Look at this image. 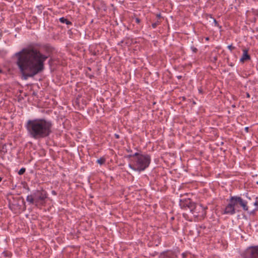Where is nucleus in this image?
Returning a JSON list of instances; mask_svg holds the SVG:
<instances>
[{"mask_svg": "<svg viewBox=\"0 0 258 258\" xmlns=\"http://www.w3.org/2000/svg\"><path fill=\"white\" fill-rule=\"evenodd\" d=\"M52 194H54V195L55 194V192L54 191H52Z\"/></svg>", "mask_w": 258, "mask_h": 258, "instance_id": "obj_30", "label": "nucleus"}, {"mask_svg": "<svg viewBox=\"0 0 258 258\" xmlns=\"http://www.w3.org/2000/svg\"><path fill=\"white\" fill-rule=\"evenodd\" d=\"M114 137L116 139H119L120 138V136L118 134H114Z\"/></svg>", "mask_w": 258, "mask_h": 258, "instance_id": "obj_22", "label": "nucleus"}, {"mask_svg": "<svg viewBox=\"0 0 258 258\" xmlns=\"http://www.w3.org/2000/svg\"><path fill=\"white\" fill-rule=\"evenodd\" d=\"M181 76H178V77H177V78H178V79L181 78Z\"/></svg>", "mask_w": 258, "mask_h": 258, "instance_id": "obj_31", "label": "nucleus"}, {"mask_svg": "<svg viewBox=\"0 0 258 258\" xmlns=\"http://www.w3.org/2000/svg\"><path fill=\"white\" fill-rule=\"evenodd\" d=\"M45 53H42L36 44H31L15 54L16 64L24 80L33 77L44 70V62L50 56L53 48L44 46Z\"/></svg>", "mask_w": 258, "mask_h": 258, "instance_id": "obj_1", "label": "nucleus"}, {"mask_svg": "<svg viewBox=\"0 0 258 258\" xmlns=\"http://www.w3.org/2000/svg\"><path fill=\"white\" fill-rule=\"evenodd\" d=\"M241 256L242 258H258V245L249 246Z\"/></svg>", "mask_w": 258, "mask_h": 258, "instance_id": "obj_6", "label": "nucleus"}, {"mask_svg": "<svg viewBox=\"0 0 258 258\" xmlns=\"http://www.w3.org/2000/svg\"><path fill=\"white\" fill-rule=\"evenodd\" d=\"M237 202L239 207H241L244 211H248L249 207L247 205V201L244 200L241 197L237 196Z\"/></svg>", "mask_w": 258, "mask_h": 258, "instance_id": "obj_9", "label": "nucleus"}, {"mask_svg": "<svg viewBox=\"0 0 258 258\" xmlns=\"http://www.w3.org/2000/svg\"><path fill=\"white\" fill-rule=\"evenodd\" d=\"M248 130H249L248 127H245V128H244V130H245L246 132H248Z\"/></svg>", "mask_w": 258, "mask_h": 258, "instance_id": "obj_27", "label": "nucleus"}, {"mask_svg": "<svg viewBox=\"0 0 258 258\" xmlns=\"http://www.w3.org/2000/svg\"><path fill=\"white\" fill-rule=\"evenodd\" d=\"M2 178L1 177H0V182L2 181Z\"/></svg>", "mask_w": 258, "mask_h": 258, "instance_id": "obj_32", "label": "nucleus"}, {"mask_svg": "<svg viewBox=\"0 0 258 258\" xmlns=\"http://www.w3.org/2000/svg\"><path fill=\"white\" fill-rule=\"evenodd\" d=\"M205 39H206V41H209V37H206L205 38Z\"/></svg>", "mask_w": 258, "mask_h": 258, "instance_id": "obj_29", "label": "nucleus"}, {"mask_svg": "<svg viewBox=\"0 0 258 258\" xmlns=\"http://www.w3.org/2000/svg\"><path fill=\"white\" fill-rule=\"evenodd\" d=\"M258 210V208L255 207V208L252 210L248 212L249 215H254L256 211Z\"/></svg>", "mask_w": 258, "mask_h": 258, "instance_id": "obj_14", "label": "nucleus"}, {"mask_svg": "<svg viewBox=\"0 0 258 258\" xmlns=\"http://www.w3.org/2000/svg\"><path fill=\"white\" fill-rule=\"evenodd\" d=\"M135 21H136V22L137 23L139 24L140 23V22H141V20H140V19L139 18H136L135 19Z\"/></svg>", "mask_w": 258, "mask_h": 258, "instance_id": "obj_19", "label": "nucleus"}, {"mask_svg": "<svg viewBox=\"0 0 258 258\" xmlns=\"http://www.w3.org/2000/svg\"><path fill=\"white\" fill-rule=\"evenodd\" d=\"M253 205L258 208V202L257 200H255V202L253 203Z\"/></svg>", "mask_w": 258, "mask_h": 258, "instance_id": "obj_21", "label": "nucleus"}, {"mask_svg": "<svg viewBox=\"0 0 258 258\" xmlns=\"http://www.w3.org/2000/svg\"><path fill=\"white\" fill-rule=\"evenodd\" d=\"M217 60V56H214L213 58V60L215 62Z\"/></svg>", "mask_w": 258, "mask_h": 258, "instance_id": "obj_23", "label": "nucleus"}, {"mask_svg": "<svg viewBox=\"0 0 258 258\" xmlns=\"http://www.w3.org/2000/svg\"><path fill=\"white\" fill-rule=\"evenodd\" d=\"M227 48L231 51H232L234 49H235V47L232 45V44H230L227 46Z\"/></svg>", "mask_w": 258, "mask_h": 258, "instance_id": "obj_17", "label": "nucleus"}, {"mask_svg": "<svg viewBox=\"0 0 258 258\" xmlns=\"http://www.w3.org/2000/svg\"><path fill=\"white\" fill-rule=\"evenodd\" d=\"M196 203L191 201L190 199H187L180 202V205L182 208L188 209L192 212Z\"/></svg>", "mask_w": 258, "mask_h": 258, "instance_id": "obj_8", "label": "nucleus"}, {"mask_svg": "<svg viewBox=\"0 0 258 258\" xmlns=\"http://www.w3.org/2000/svg\"><path fill=\"white\" fill-rule=\"evenodd\" d=\"M246 97L247 98H249L250 97V95L248 93H246Z\"/></svg>", "mask_w": 258, "mask_h": 258, "instance_id": "obj_26", "label": "nucleus"}, {"mask_svg": "<svg viewBox=\"0 0 258 258\" xmlns=\"http://www.w3.org/2000/svg\"><path fill=\"white\" fill-rule=\"evenodd\" d=\"M26 171V169L25 168H21L19 171H18V174L21 175L23 174Z\"/></svg>", "mask_w": 258, "mask_h": 258, "instance_id": "obj_13", "label": "nucleus"}, {"mask_svg": "<svg viewBox=\"0 0 258 258\" xmlns=\"http://www.w3.org/2000/svg\"><path fill=\"white\" fill-rule=\"evenodd\" d=\"M159 24H160V22L157 21V22L152 24V27L153 28H155Z\"/></svg>", "mask_w": 258, "mask_h": 258, "instance_id": "obj_15", "label": "nucleus"}, {"mask_svg": "<svg viewBox=\"0 0 258 258\" xmlns=\"http://www.w3.org/2000/svg\"><path fill=\"white\" fill-rule=\"evenodd\" d=\"M52 121L45 118H35L28 120L25 127L29 136L35 140L47 138L52 133Z\"/></svg>", "mask_w": 258, "mask_h": 258, "instance_id": "obj_2", "label": "nucleus"}, {"mask_svg": "<svg viewBox=\"0 0 258 258\" xmlns=\"http://www.w3.org/2000/svg\"><path fill=\"white\" fill-rule=\"evenodd\" d=\"M22 203H23V205H24V207L23 208V210H23V211H24V210H25V209H26V208H25V203L24 201H22Z\"/></svg>", "mask_w": 258, "mask_h": 258, "instance_id": "obj_24", "label": "nucleus"}, {"mask_svg": "<svg viewBox=\"0 0 258 258\" xmlns=\"http://www.w3.org/2000/svg\"><path fill=\"white\" fill-rule=\"evenodd\" d=\"M105 162V159L104 157H101L97 160V163L102 165Z\"/></svg>", "mask_w": 258, "mask_h": 258, "instance_id": "obj_12", "label": "nucleus"}, {"mask_svg": "<svg viewBox=\"0 0 258 258\" xmlns=\"http://www.w3.org/2000/svg\"><path fill=\"white\" fill-rule=\"evenodd\" d=\"M59 21L62 23H65L67 25H72V23L69 21L68 19L64 17H61L59 18Z\"/></svg>", "mask_w": 258, "mask_h": 258, "instance_id": "obj_11", "label": "nucleus"}, {"mask_svg": "<svg viewBox=\"0 0 258 258\" xmlns=\"http://www.w3.org/2000/svg\"><path fill=\"white\" fill-rule=\"evenodd\" d=\"M199 91L201 93L202 91L201 90H199Z\"/></svg>", "mask_w": 258, "mask_h": 258, "instance_id": "obj_34", "label": "nucleus"}, {"mask_svg": "<svg viewBox=\"0 0 258 258\" xmlns=\"http://www.w3.org/2000/svg\"><path fill=\"white\" fill-rule=\"evenodd\" d=\"M190 49L194 53H197L198 52V49L194 46H191L190 47Z\"/></svg>", "mask_w": 258, "mask_h": 258, "instance_id": "obj_16", "label": "nucleus"}, {"mask_svg": "<svg viewBox=\"0 0 258 258\" xmlns=\"http://www.w3.org/2000/svg\"><path fill=\"white\" fill-rule=\"evenodd\" d=\"M214 23L215 25L216 26H217V27L219 26V24H218V22L215 19H214Z\"/></svg>", "mask_w": 258, "mask_h": 258, "instance_id": "obj_20", "label": "nucleus"}, {"mask_svg": "<svg viewBox=\"0 0 258 258\" xmlns=\"http://www.w3.org/2000/svg\"><path fill=\"white\" fill-rule=\"evenodd\" d=\"M2 72V70L0 69V73Z\"/></svg>", "mask_w": 258, "mask_h": 258, "instance_id": "obj_33", "label": "nucleus"}, {"mask_svg": "<svg viewBox=\"0 0 258 258\" xmlns=\"http://www.w3.org/2000/svg\"><path fill=\"white\" fill-rule=\"evenodd\" d=\"M127 158H134L133 164H129L128 166L134 171L141 172L148 168L151 162V157L148 154H141L136 153L127 155Z\"/></svg>", "mask_w": 258, "mask_h": 258, "instance_id": "obj_3", "label": "nucleus"}, {"mask_svg": "<svg viewBox=\"0 0 258 258\" xmlns=\"http://www.w3.org/2000/svg\"><path fill=\"white\" fill-rule=\"evenodd\" d=\"M243 53L240 59V62L243 63L244 61L249 60L251 59L250 55L248 54V49L244 48L242 49Z\"/></svg>", "mask_w": 258, "mask_h": 258, "instance_id": "obj_10", "label": "nucleus"}, {"mask_svg": "<svg viewBox=\"0 0 258 258\" xmlns=\"http://www.w3.org/2000/svg\"><path fill=\"white\" fill-rule=\"evenodd\" d=\"M157 16V17L158 18H159H159H160L161 17V14H157V16Z\"/></svg>", "mask_w": 258, "mask_h": 258, "instance_id": "obj_25", "label": "nucleus"}, {"mask_svg": "<svg viewBox=\"0 0 258 258\" xmlns=\"http://www.w3.org/2000/svg\"><path fill=\"white\" fill-rule=\"evenodd\" d=\"M237 196H231L228 200V204L225 207L223 212V214L233 215L237 212H239Z\"/></svg>", "mask_w": 258, "mask_h": 258, "instance_id": "obj_5", "label": "nucleus"}, {"mask_svg": "<svg viewBox=\"0 0 258 258\" xmlns=\"http://www.w3.org/2000/svg\"><path fill=\"white\" fill-rule=\"evenodd\" d=\"M48 194L43 188L33 191L32 194L27 196L26 201L30 204H33L37 207H40L45 205L46 199Z\"/></svg>", "mask_w": 258, "mask_h": 258, "instance_id": "obj_4", "label": "nucleus"}, {"mask_svg": "<svg viewBox=\"0 0 258 258\" xmlns=\"http://www.w3.org/2000/svg\"><path fill=\"white\" fill-rule=\"evenodd\" d=\"M1 151L3 152L4 153L7 152V149H6V144L3 145L2 148L1 150Z\"/></svg>", "mask_w": 258, "mask_h": 258, "instance_id": "obj_18", "label": "nucleus"}, {"mask_svg": "<svg viewBox=\"0 0 258 258\" xmlns=\"http://www.w3.org/2000/svg\"><path fill=\"white\" fill-rule=\"evenodd\" d=\"M207 209V207H204L201 204H196L191 213L195 217L204 218L206 216Z\"/></svg>", "mask_w": 258, "mask_h": 258, "instance_id": "obj_7", "label": "nucleus"}, {"mask_svg": "<svg viewBox=\"0 0 258 258\" xmlns=\"http://www.w3.org/2000/svg\"><path fill=\"white\" fill-rule=\"evenodd\" d=\"M126 151H127V152H131V153L132 152V150H131L130 149H127V150H126Z\"/></svg>", "mask_w": 258, "mask_h": 258, "instance_id": "obj_28", "label": "nucleus"}]
</instances>
